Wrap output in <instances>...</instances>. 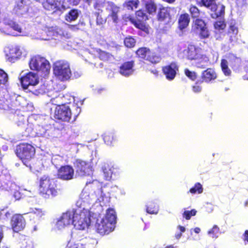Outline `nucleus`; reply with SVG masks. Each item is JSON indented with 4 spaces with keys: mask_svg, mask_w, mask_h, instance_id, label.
<instances>
[{
    "mask_svg": "<svg viewBox=\"0 0 248 248\" xmlns=\"http://www.w3.org/2000/svg\"><path fill=\"white\" fill-rule=\"evenodd\" d=\"M91 199L94 201L93 206L96 207L92 216L93 219H96L95 224L96 231L101 235L108 234L115 228L116 215L111 208L108 209L105 215L101 216L100 213L103 210V206L109 202V194L102 188L97 189L91 194Z\"/></svg>",
    "mask_w": 248,
    "mask_h": 248,
    "instance_id": "nucleus-1",
    "label": "nucleus"
},
{
    "mask_svg": "<svg viewBox=\"0 0 248 248\" xmlns=\"http://www.w3.org/2000/svg\"><path fill=\"white\" fill-rule=\"evenodd\" d=\"M91 194L85 188L80 195L79 199L76 202V207L74 209L73 225L76 229L84 230L87 229L93 219L92 216L95 212L96 206L93 205L90 208V205L94 203L91 199Z\"/></svg>",
    "mask_w": 248,
    "mask_h": 248,
    "instance_id": "nucleus-2",
    "label": "nucleus"
},
{
    "mask_svg": "<svg viewBox=\"0 0 248 248\" xmlns=\"http://www.w3.org/2000/svg\"><path fill=\"white\" fill-rule=\"evenodd\" d=\"M177 51L179 57L197 61L196 66L199 68H204L208 65L209 59L204 54L203 50L199 46H179Z\"/></svg>",
    "mask_w": 248,
    "mask_h": 248,
    "instance_id": "nucleus-3",
    "label": "nucleus"
},
{
    "mask_svg": "<svg viewBox=\"0 0 248 248\" xmlns=\"http://www.w3.org/2000/svg\"><path fill=\"white\" fill-rule=\"evenodd\" d=\"M4 24V28L0 29V30L5 34L13 36L18 35L28 36L35 39L45 40L49 39V38H44L38 32H36L37 29L35 27L23 30L19 24L9 19H5Z\"/></svg>",
    "mask_w": 248,
    "mask_h": 248,
    "instance_id": "nucleus-4",
    "label": "nucleus"
},
{
    "mask_svg": "<svg viewBox=\"0 0 248 248\" xmlns=\"http://www.w3.org/2000/svg\"><path fill=\"white\" fill-rule=\"evenodd\" d=\"M19 78L23 88L28 92L36 95L45 93L46 87L44 85H39V79L37 74L30 72L24 75L22 73Z\"/></svg>",
    "mask_w": 248,
    "mask_h": 248,
    "instance_id": "nucleus-5",
    "label": "nucleus"
},
{
    "mask_svg": "<svg viewBox=\"0 0 248 248\" xmlns=\"http://www.w3.org/2000/svg\"><path fill=\"white\" fill-rule=\"evenodd\" d=\"M53 73L56 78L61 81L68 80L72 76L70 64L64 60L57 61L53 63Z\"/></svg>",
    "mask_w": 248,
    "mask_h": 248,
    "instance_id": "nucleus-6",
    "label": "nucleus"
},
{
    "mask_svg": "<svg viewBox=\"0 0 248 248\" xmlns=\"http://www.w3.org/2000/svg\"><path fill=\"white\" fill-rule=\"evenodd\" d=\"M29 65L31 70L40 72L44 77L49 73L50 69L49 62L45 58L41 56L36 55L31 57L29 61Z\"/></svg>",
    "mask_w": 248,
    "mask_h": 248,
    "instance_id": "nucleus-7",
    "label": "nucleus"
},
{
    "mask_svg": "<svg viewBox=\"0 0 248 248\" xmlns=\"http://www.w3.org/2000/svg\"><path fill=\"white\" fill-rule=\"evenodd\" d=\"M39 190L40 193L46 198L50 196L56 195L57 190L55 180L46 175L43 176L40 179Z\"/></svg>",
    "mask_w": 248,
    "mask_h": 248,
    "instance_id": "nucleus-8",
    "label": "nucleus"
},
{
    "mask_svg": "<svg viewBox=\"0 0 248 248\" xmlns=\"http://www.w3.org/2000/svg\"><path fill=\"white\" fill-rule=\"evenodd\" d=\"M4 53L5 59L11 62H15L27 55V51L18 46H6L4 49Z\"/></svg>",
    "mask_w": 248,
    "mask_h": 248,
    "instance_id": "nucleus-9",
    "label": "nucleus"
},
{
    "mask_svg": "<svg viewBox=\"0 0 248 248\" xmlns=\"http://www.w3.org/2000/svg\"><path fill=\"white\" fill-rule=\"evenodd\" d=\"M16 154L23 163L28 166V162L34 156L35 149L30 144H21L16 148Z\"/></svg>",
    "mask_w": 248,
    "mask_h": 248,
    "instance_id": "nucleus-10",
    "label": "nucleus"
},
{
    "mask_svg": "<svg viewBox=\"0 0 248 248\" xmlns=\"http://www.w3.org/2000/svg\"><path fill=\"white\" fill-rule=\"evenodd\" d=\"M61 97H56L55 98H52L50 100L52 104L58 105L55 109V117L56 119L61 120L65 122H69L71 117V111L68 106L65 105H58V101Z\"/></svg>",
    "mask_w": 248,
    "mask_h": 248,
    "instance_id": "nucleus-11",
    "label": "nucleus"
},
{
    "mask_svg": "<svg viewBox=\"0 0 248 248\" xmlns=\"http://www.w3.org/2000/svg\"><path fill=\"white\" fill-rule=\"evenodd\" d=\"M125 18L136 28L146 32L148 31V27L144 22L148 19V17L146 14L143 11L141 10L138 11L136 13V18L130 16H128Z\"/></svg>",
    "mask_w": 248,
    "mask_h": 248,
    "instance_id": "nucleus-12",
    "label": "nucleus"
},
{
    "mask_svg": "<svg viewBox=\"0 0 248 248\" xmlns=\"http://www.w3.org/2000/svg\"><path fill=\"white\" fill-rule=\"evenodd\" d=\"M74 216V209L72 211H68L63 213L58 219L55 225L56 228L59 230H61L73 224Z\"/></svg>",
    "mask_w": 248,
    "mask_h": 248,
    "instance_id": "nucleus-13",
    "label": "nucleus"
},
{
    "mask_svg": "<svg viewBox=\"0 0 248 248\" xmlns=\"http://www.w3.org/2000/svg\"><path fill=\"white\" fill-rule=\"evenodd\" d=\"M74 164L76 169V174L79 176L89 175L92 172V167L91 165L85 161L77 159Z\"/></svg>",
    "mask_w": 248,
    "mask_h": 248,
    "instance_id": "nucleus-14",
    "label": "nucleus"
},
{
    "mask_svg": "<svg viewBox=\"0 0 248 248\" xmlns=\"http://www.w3.org/2000/svg\"><path fill=\"white\" fill-rule=\"evenodd\" d=\"M101 168L106 180H114L120 174V168L116 166H110L107 163H104Z\"/></svg>",
    "mask_w": 248,
    "mask_h": 248,
    "instance_id": "nucleus-15",
    "label": "nucleus"
},
{
    "mask_svg": "<svg viewBox=\"0 0 248 248\" xmlns=\"http://www.w3.org/2000/svg\"><path fill=\"white\" fill-rule=\"evenodd\" d=\"M42 4L45 9L54 12L65 9L67 7L66 0H43Z\"/></svg>",
    "mask_w": 248,
    "mask_h": 248,
    "instance_id": "nucleus-16",
    "label": "nucleus"
},
{
    "mask_svg": "<svg viewBox=\"0 0 248 248\" xmlns=\"http://www.w3.org/2000/svg\"><path fill=\"white\" fill-rule=\"evenodd\" d=\"M192 30L198 34L201 38H206L209 36V32L204 21L202 19H197L193 23Z\"/></svg>",
    "mask_w": 248,
    "mask_h": 248,
    "instance_id": "nucleus-17",
    "label": "nucleus"
},
{
    "mask_svg": "<svg viewBox=\"0 0 248 248\" xmlns=\"http://www.w3.org/2000/svg\"><path fill=\"white\" fill-rule=\"evenodd\" d=\"M74 170L69 166L66 165L61 167L58 171V177L63 180H69L73 178Z\"/></svg>",
    "mask_w": 248,
    "mask_h": 248,
    "instance_id": "nucleus-18",
    "label": "nucleus"
},
{
    "mask_svg": "<svg viewBox=\"0 0 248 248\" xmlns=\"http://www.w3.org/2000/svg\"><path fill=\"white\" fill-rule=\"evenodd\" d=\"M29 11V0H16L13 9L14 12L19 15H26Z\"/></svg>",
    "mask_w": 248,
    "mask_h": 248,
    "instance_id": "nucleus-19",
    "label": "nucleus"
},
{
    "mask_svg": "<svg viewBox=\"0 0 248 248\" xmlns=\"http://www.w3.org/2000/svg\"><path fill=\"white\" fill-rule=\"evenodd\" d=\"M179 66L175 62H171L169 65L163 67V73L166 78L169 80H172L175 78Z\"/></svg>",
    "mask_w": 248,
    "mask_h": 248,
    "instance_id": "nucleus-20",
    "label": "nucleus"
},
{
    "mask_svg": "<svg viewBox=\"0 0 248 248\" xmlns=\"http://www.w3.org/2000/svg\"><path fill=\"white\" fill-rule=\"evenodd\" d=\"M238 29L235 22L233 20L230 21L227 35L229 37V42L234 45L238 40Z\"/></svg>",
    "mask_w": 248,
    "mask_h": 248,
    "instance_id": "nucleus-21",
    "label": "nucleus"
},
{
    "mask_svg": "<svg viewBox=\"0 0 248 248\" xmlns=\"http://www.w3.org/2000/svg\"><path fill=\"white\" fill-rule=\"evenodd\" d=\"M11 225L13 230L15 232L22 230L26 225L24 217L20 215H16L12 217Z\"/></svg>",
    "mask_w": 248,
    "mask_h": 248,
    "instance_id": "nucleus-22",
    "label": "nucleus"
},
{
    "mask_svg": "<svg viewBox=\"0 0 248 248\" xmlns=\"http://www.w3.org/2000/svg\"><path fill=\"white\" fill-rule=\"evenodd\" d=\"M134 62L133 61L124 62L120 67L119 72L120 74L124 77L132 75L134 72Z\"/></svg>",
    "mask_w": 248,
    "mask_h": 248,
    "instance_id": "nucleus-23",
    "label": "nucleus"
},
{
    "mask_svg": "<svg viewBox=\"0 0 248 248\" xmlns=\"http://www.w3.org/2000/svg\"><path fill=\"white\" fill-rule=\"evenodd\" d=\"M157 16L158 20L164 22L165 24H170L171 22V17L166 8H160Z\"/></svg>",
    "mask_w": 248,
    "mask_h": 248,
    "instance_id": "nucleus-24",
    "label": "nucleus"
},
{
    "mask_svg": "<svg viewBox=\"0 0 248 248\" xmlns=\"http://www.w3.org/2000/svg\"><path fill=\"white\" fill-rule=\"evenodd\" d=\"M214 6L215 7L211 9V11L213 12L211 14L212 17L216 18L223 16L225 13V6L220 3L218 4H215Z\"/></svg>",
    "mask_w": 248,
    "mask_h": 248,
    "instance_id": "nucleus-25",
    "label": "nucleus"
},
{
    "mask_svg": "<svg viewBox=\"0 0 248 248\" xmlns=\"http://www.w3.org/2000/svg\"><path fill=\"white\" fill-rule=\"evenodd\" d=\"M217 78V74L213 69L208 68L202 74V78L205 82H209Z\"/></svg>",
    "mask_w": 248,
    "mask_h": 248,
    "instance_id": "nucleus-26",
    "label": "nucleus"
},
{
    "mask_svg": "<svg viewBox=\"0 0 248 248\" xmlns=\"http://www.w3.org/2000/svg\"><path fill=\"white\" fill-rule=\"evenodd\" d=\"M141 1L149 14H153L155 12L156 10V5L155 2V0H142Z\"/></svg>",
    "mask_w": 248,
    "mask_h": 248,
    "instance_id": "nucleus-27",
    "label": "nucleus"
},
{
    "mask_svg": "<svg viewBox=\"0 0 248 248\" xmlns=\"http://www.w3.org/2000/svg\"><path fill=\"white\" fill-rule=\"evenodd\" d=\"M190 21V18L188 14H184L181 15L178 19L179 28L183 30L187 27Z\"/></svg>",
    "mask_w": 248,
    "mask_h": 248,
    "instance_id": "nucleus-28",
    "label": "nucleus"
},
{
    "mask_svg": "<svg viewBox=\"0 0 248 248\" xmlns=\"http://www.w3.org/2000/svg\"><path fill=\"white\" fill-rule=\"evenodd\" d=\"M146 211L150 214H156L158 212V205L157 202L151 201L146 205Z\"/></svg>",
    "mask_w": 248,
    "mask_h": 248,
    "instance_id": "nucleus-29",
    "label": "nucleus"
},
{
    "mask_svg": "<svg viewBox=\"0 0 248 248\" xmlns=\"http://www.w3.org/2000/svg\"><path fill=\"white\" fill-rule=\"evenodd\" d=\"M79 15V12L78 10H71L65 16V19L68 22H71L77 19Z\"/></svg>",
    "mask_w": 248,
    "mask_h": 248,
    "instance_id": "nucleus-30",
    "label": "nucleus"
},
{
    "mask_svg": "<svg viewBox=\"0 0 248 248\" xmlns=\"http://www.w3.org/2000/svg\"><path fill=\"white\" fill-rule=\"evenodd\" d=\"M220 66L222 71L225 76L229 77L231 75L232 71L228 67V62L227 60L225 59L222 60Z\"/></svg>",
    "mask_w": 248,
    "mask_h": 248,
    "instance_id": "nucleus-31",
    "label": "nucleus"
},
{
    "mask_svg": "<svg viewBox=\"0 0 248 248\" xmlns=\"http://www.w3.org/2000/svg\"><path fill=\"white\" fill-rule=\"evenodd\" d=\"M119 8L114 5L110 6V13L108 15V17H110L114 22H117L118 20L117 14Z\"/></svg>",
    "mask_w": 248,
    "mask_h": 248,
    "instance_id": "nucleus-32",
    "label": "nucleus"
},
{
    "mask_svg": "<svg viewBox=\"0 0 248 248\" xmlns=\"http://www.w3.org/2000/svg\"><path fill=\"white\" fill-rule=\"evenodd\" d=\"M145 60H147L153 63H156L160 61L161 57L156 55L154 52L150 51V54H148Z\"/></svg>",
    "mask_w": 248,
    "mask_h": 248,
    "instance_id": "nucleus-33",
    "label": "nucleus"
},
{
    "mask_svg": "<svg viewBox=\"0 0 248 248\" xmlns=\"http://www.w3.org/2000/svg\"><path fill=\"white\" fill-rule=\"evenodd\" d=\"M150 50L146 47H141L137 51V54L141 59L146 60L148 54H150Z\"/></svg>",
    "mask_w": 248,
    "mask_h": 248,
    "instance_id": "nucleus-34",
    "label": "nucleus"
},
{
    "mask_svg": "<svg viewBox=\"0 0 248 248\" xmlns=\"http://www.w3.org/2000/svg\"><path fill=\"white\" fill-rule=\"evenodd\" d=\"M139 3L138 0H129L124 3V7L128 10H133L137 8Z\"/></svg>",
    "mask_w": 248,
    "mask_h": 248,
    "instance_id": "nucleus-35",
    "label": "nucleus"
},
{
    "mask_svg": "<svg viewBox=\"0 0 248 248\" xmlns=\"http://www.w3.org/2000/svg\"><path fill=\"white\" fill-rule=\"evenodd\" d=\"M36 134L39 137H47L49 136V134L47 130L44 127L38 126L37 129Z\"/></svg>",
    "mask_w": 248,
    "mask_h": 248,
    "instance_id": "nucleus-36",
    "label": "nucleus"
},
{
    "mask_svg": "<svg viewBox=\"0 0 248 248\" xmlns=\"http://www.w3.org/2000/svg\"><path fill=\"white\" fill-rule=\"evenodd\" d=\"M189 192L192 194H201L203 192L202 186L201 184L197 183L193 187L190 189Z\"/></svg>",
    "mask_w": 248,
    "mask_h": 248,
    "instance_id": "nucleus-37",
    "label": "nucleus"
},
{
    "mask_svg": "<svg viewBox=\"0 0 248 248\" xmlns=\"http://www.w3.org/2000/svg\"><path fill=\"white\" fill-rule=\"evenodd\" d=\"M219 232V228L217 225H214L212 229L208 232V234L212 238H217Z\"/></svg>",
    "mask_w": 248,
    "mask_h": 248,
    "instance_id": "nucleus-38",
    "label": "nucleus"
},
{
    "mask_svg": "<svg viewBox=\"0 0 248 248\" xmlns=\"http://www.w3.org/2000/svg\"><path fill=\"white\" fill-rule=\"evenodd\" d=\"M201 4L209 9L210 10L212 8L215 7V2L214 0H201Z\"/></svg>",
    "mask_w": 248,
    "mask_h": 248,
    "instance_id": "nucleus-39",
    "label": "nucleus"
},
{
    "mask_svg": "<svg viewBox=\"0 0 248 248\" xmlns=\"http://www.w3.org/2000/svg\"><path fill=\"white\" fill-rule=\"evenodd\" d=\"M52 163L57 167L60 165L63 162V158L62 156L59 155H53L51 159Z\"/></svg>",
    "mask_w": 248,
    "mask_h": 248,
    "instance_id": "nucleus-40",
    "label": "nucleus"
},
{
    "mask_svg": "<svg viewBox=\"0 0 248 248\" xmlns=\"http://www.w3.org/2000/svg\"><path fill=\"white\" fill-rule=\"evenodd\" d=\"M124 43L126 47L131 48L135 46L136 41L134 38L128 37L125 38Z\"/></svg>",
    "mask_w": 248,
    "mask_h": 248,
    "instance_id": "nucleus-41",
    "label": "nucleus"
},
{
    "mask_svg": "<svg viewBox=\"0 0 248 248\" xmlns=\"http://www.w3.org/2000/svg\"><path fill=\"white\" fill-rule=\"evenodd\" d=\"M8 79L7 74L2 70L0 69V84H5Z\"/></svg>",
    "mask_w": 248,
    "mask_h": 248,
    "instance_id": "nucleus-42",
    "label": "nucleus"
},
{
    "mask_svg": "<svg viewBox=\"0 0 248 248\" xmlns=\"http://www.w3.org/2000/svg\"><path fill=\"white\" fill-rule=\"evenodd\" d=\"M196 213L197 211L195 209H192L191 211L186 210L183 214V217L186 219L188 220L190 219L192 216H195Z\"/></svg>",
    "mask_w": 248,
    "mask_h": 248,
    "instance_id": "nucleus-43",
    "label": "nucleus"
},
{
    "mask_svg": "<svg viewBox=\"0 0 248 248\" xmlns=\"http://www.w3.org/2000/svg\"><path fill=\"white\" fill-rule=\"evenodd\" d=\"M189 12L193 18L198 17L200 15L199 10L195 6H190L189 8Z\"/></svg>",
    "mask_w": 248,
    "mask_h": 248,
    "instance_id": "nucleus-44",
    "label": "nucleus"
},
{
    "mask_svg": "<svg viewBox=\"0 0 248 248\" xmlns=\"http://www.w3.org/2000/svg\"><path fill=\"white\" fill-rule=\"evenodd\" d=\"M185 75L191 80H195L197 78V74L194 71H191L187 69L185 70Z\"/></svg>",
    "mask_w": 248,
    "mask_h": 248,
    "instance_id": "nucleus-45",
    "label": "nucleus"
},
{
    "mask_svg": "<svg viewBox=\"0 0 248 248\" xmlns=\"http://www.w3.org/2000/svg\"><path fill=\"white\" fill-rule=\"evenodd\" d=\"M226 25L223 20L217 21L214 24L215 28L218 30H223Z\"/></svg>",
    "mask_w": 248,
    "mask_h": 248,
    "instance_id": "nucleus-46",
    "label": "nucleus"
},
{
    "mask_svg": "<svg viewBox=\"0 0 248 248\" xmlns=\"http://www.w3.org/2000/svg\"><path fill=\"white\" fill-rule=\"evenodd\" d=\"M177 229L179 230V232H177L175 235V237L177 239H179L182 236V233L186 231L185 227L179 225Z\"/></svg>",
    "mask_w": 248,
    "mask_h": 248,
    "instance_id": "nucleus-47",
    "label": "nucleus"
},
{
    "mask_svg": "<svg viewBox=\"0 0 248 248\" xmlns=\"http://www.w3.org/2000/svg\"><path fill=\"white\" fill-rule=\"evenodd\" d=\"M99 57L100 59L103 61H108L110 59L111 56L108 53L105 51H101Z\"/></svg>",
    "mask_w": 248,
    "mask_h": 248,
    "instance_id": "nucleus-48",
    "label": "nucleus"
},
{
    "mask_svg": "<svg viewBox=\"0 0 248 248\" xmlns=\"http://www.w3.org/2000/svg\"><path fill=\"white\" fill-rule=\"evenodd\" d=\"M31 212L36 215V216L39 218L42 217L45 215V212L40 209L35 208L34 209H32V211Z\"/></svg>",
    "mask_w": 248,
    "mask_h": 248,
    "instance_id": "nucleus-49",
    "label": "nucleus"
},
{
    "mask_svg": "<svg viewBox=\"0 0 248 248\" xmlns=\"http://www.w3.org/2000/svg\"><path fill=\"white\" fill-rule=\"evenodd\" d=\"M192 91L195 93H199L202 90V87L200 86L198 82H196L192 87Z\"/></svg>",
    "mask_w": 248,
    "mask_h": 248,
    "instance_id": "nucleus-50",
    "label": "nucleus"
},
{
    "mask_svg": "<svg viewBox=\"0 0 248 248\" xmlns=\"http://www.w3.org/2000/svg\"><path fill=\"white\" fill-rule=\"evenodd\" d=\"M21 248H34L33 242L30 240H28L23 244Z\"/></svg>",
    "mask_w": 248,
    "mask_h": 248,
    "instance_id": "nucleus-51",
    "label": "nucleus"
},
{
    "mask_svg": "<svg viewBox=\"0 0 248 248\" xmlns=\"http://www.w3.org/2000/svg\"><path fill=\"white\" fill-rule=\"evenodd\" d=\"M68 248H85V247L83 245L80 243H69L68 245Z\"/></svg>",
    "mask_w": 248,
    "mask_h": 248,
    "instance_id": "nucleus-52",
    "label": "nucleus"
},
{
    "mask_svg": "<svg viewBox=\"0 0 248 248\" xmlns=\"http://www.w3.org/2000/svg\"><path fill=\"white\" fill-rule=\"evenodd\" d=\"M106 22V20L104 19L101 16L98 14L96 17V24L98 25H102Z\"/></svg>",
    "mask_w": 248,
    "mask_h": 248,
    "instance_id": "nucleus-53",
    "label": "nucleus"
},
{
    "mask_svg": "<svg viewBox=\"0 0 248 248\" xmlns=\"http://www.w3.org/2000/svg\"><path fill=\"white\" fill-rule=\"evenodd\" d=\"M111 137L109 135H104L103 137L105 142L108 145H110L111 143V140H110Z\"/></svg>",
    "mask_w": 248,
    "mask_h": 248,
    "instance_id": "nucleus-54",
    "label": "nucleus"
},
{
    "mask_svg": "<svg viewBox=\"0 0 248 248\" xmlns=\"http://www.w3.org/2000/svg\"><path fill=\"white\" fill-rule=\"evenodd\" d=\"M13 196L16 200H18L22 197V194L18 191H16L14 192Z\"/></svg>",
    "mask_w": 248,
    "mask_h": 248,
    "instance_id": "nucleus-55",
    "label": "nucleus"
},
{
    "mask_svg": "<svg viewBox=\"0 0 248 248\" xmlns=\"http://www.w3.org/2000/svg\"><path fill=\"white\" fill-rule=\"evenodd\" d=\"M245 68L247 74L243 76V78L248 80V62H246Z\"/></svg>",
    "mask_w": 248,
    "mask_h": 248,
    "instance_id": "nucleus-56",
    "label": "nucleus"
},
{
    "mask_svg": "<svg viewBox=\"0 0 248 248\" xmlns=\"http://www.w3.org/2000/svg\"><path fill=\"white\" fill-rule=\"evenodd\" d=\"M0 108L3 110H9L10 107L7 104H0Z\"/></svg>",
    "mask_w": 248,
    "mask_h": 248,
    "instance_id": "nucleus-57",
    "label": "nucleus"
},
{
    "mask_svg": "<svg viewBox=\"0 0 248 248\" xmlns=\"http://www.w3.org/2000/svg\"><path fill=\"white\" fill-rule=\"evenodd\" d=\"M230 57L231 59H234L238 62H239L240 61V60L239 58L235 57L233 54H230Z\"/></svg>",
    "mask_w": 248,
    "mask_h": 248,
    "instance_id": "nucleus-58",
    "label": "nucleus"
},
{
    "mask_svg": "<svg viewBox=\"0 0 248 248\" xmlns=\"http://www.w3.org/2000/svg\"><path fill=\"white\" fill-rule=\"evenodd\" d=\"M79 146H81V144H78V143H74V144H72V148H76V149H77V151H76V152H77L78 151V147Z\"/></svg>",
    "mask_w": 248,
    "mask_h": 248,
    "instance_id": "nucleus-59",
    "label": "nucleus"
},
{
    "mask_svg": "<svg viewBox=\"0 0 248 248\" xmlns=\"http://www.w3.org/2000/svg\"><path fill=\"white\" fill-rule=\"evenodd\" d=\"M3 229L1 225H0V242L1 241L2 238H3Z\"/></svg>",
    "mask_w": 248,
    "mask_h": 248,
    "instance_id": "nucleus-60",
    "label": "nucleus"
},
{
    "mask_svg": "<svg viewBox=\"0 0 248 248\" xmlns=\"http://www.w3.org/2000/svg\"><path fill=\"white\" fill-rule=\"evenodd\" d=\"M193 231L196 233H199L201 232V229L199 227H196L193 229Z\"/></svg>",
    "mask_w": 248,
    "mask_h": 248,
    "instance_id": "nucleus-61",
    "label": "nucleus"
},
{
    "mask_svg": "<svg viewBox=\"0 0 248 248\" xmlns=\"http://www.w3.org/2000/svg\"><path fill=\"white\" fill-rule=\"evenodd\" d=\"M27 193L25 194L26 196L31 197V195H33V194L31 193V191H26V190H24Z\"/></svg>",
    "mask_w": 248,
    "mask_h": 248,
    "instance_id": "nucleus-62",
    "label": "nucleus"
},
{
    "mask_svg": "<svg viewBox=\"0 0 248 248\" xmlns=\"http://www.w3.org/2000/svg\"><path fill=\"white\" fill-rule=\"evenodd\" d=\"M245 239L248 242V231H246L245 233Z\"/></svg>",
    "mask_w": 248,
    "mask_h": 248,
    "instance_id": "nucleus-63",
    "label": "nucleus"
},
{
    "mask_svg": "<svg viewBox=\"0 0 248 248\" xmlns=\"http://www.w3.org/2000/svg\"><path fill=\"white\" fill-rule=\"evenodd\" d=\"M151 72L155 75L157 76L158 75V71L156 69H154L153 70H151Z\"/></svg>",
    "mask_w": 248,
    "mask_h": 248,
    "instance_id": "nucleus-64",
    "label": "nucleus"
}]
</instances>
